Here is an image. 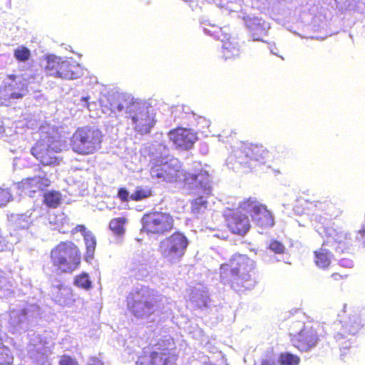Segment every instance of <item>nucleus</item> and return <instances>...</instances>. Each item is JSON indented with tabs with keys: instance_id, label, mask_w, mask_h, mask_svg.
<instances>
[{
	"instance_id": "1",
	"label": "nucleus",
	"mask_w": 365,
	"mask_h": 365,
	"mask_svg": "<svg viewBox=\"0 0 365 365\" xmlns=\"http://www.w3.org/2000/svg\"><path fill=\"white\" fill-rule=\"evenodd\" d=\"M220 281L238 293L253 289L258 283L256 262L245 254L235 253L220 267Z\"/></svg>"
},
{
	"instance_id": "2",
	"label": "nucleus",
	"mask_w": 365,
	"mask_h": 365,
	"mask_svg": "<svg viewBox=\"0 0 365 365\" xmlns=\"http://www.w3.org/2000/svg\"><path fill=\"white\" fill-rule=\"evenodd\" d=\"M49 259L57 272L71 274L79 268L82 253L78 245L74 242L63 240L51 248Z\"/></svg>"
},
{
	"instance_id": "3",
	"label": "nucleus",
	"mask_w": 365,
	"mask_h": 365,
	"mask_svg": "<svg viewBox=\"0 0 365 365\" xmlns=\"http://www.w3.org/2000/svg\"><path fill=\"white\" fill-rule=\"evenodd\" d=\"M103 134L98 128L82 126L76 129L70 138L72 150L81 155L94 154L102 147Z\"/></svg>"
},
{
	"instance_id": "4",
	"label": "nucleus",
	"mask_w": 365,
	"mask_h": 365,
	"mask_svg": "<svg viewBox=\"0 0 365 365\" xmlns=\"http://www.w3.org/2000/svg\"><path fill=\"white\" fill-rule=\"evenodd\" d=\"M43 70L46 76L63 80H74L83 75V69L78 63L52 54L45 57Z\"/></svg>"
},
{
	"instance_id": "5",
	"label": "nucleus",
	"mask_w": 365,
	"mask_h": 365,
	"mask_svg": "<svg viewBox=\"0 0 365 365\" xmlns=\"http://www.w3.org/2000/svg\"><path fill=\"white\" fill-rule=\"evenodd\" d=\"M135 365H176L175 358L164 340L144 346Z\"/></svg>"
},
{
	"instance_id": "6",
	"label": "nucleus",
	"mask_w": 365,
	"mask_h": 365,
	"mask_svg": "<svg viewBox=\"0 0 365 365\" xmlns=\"http://www.w3.org/2000/svg\"><path fill=\"white\" fill-rule=\"evenodd\" d=\"M125 118L130 121L133 130L141 135L150 133L157 123L156 114L152 107L138 101L131 105Z\"/></svg>"
},
{
	"instance_id": "7",
	"label": "nucleus",
	"mask_w": 365,
	"mask_h": 365,
	"mask_svg": "<svg viewBox=\"0 0 365 365\" xmlns=\"http://www.w3.org/2000/svg\"><path fill=\"white\" fill-rule=\"evenodd\" d=\"M155 295L148 287L133 290L127 297L128 309L138 319L153 315L155 312Z\"/></svg>"
},
{
	"instance_id": "8",
	"label": "nucleus",
	"mask_w": 365,
	"mask_h": 365,
	"mask_svg": "<svg viewBox=\"0 0 365 365\" xmlns=\"http://www.w3.org/2000/svg\"><path fill=\"white\" fill-rule=\"evenodd\" d=\"M174 218L168 212L150 211L141 219L142 231L147 234L163 235L174 229Z\"/></svg>"
},
{
	"instance_id": "9",
	"label": "nucleus",
	"mask_w": 365,
	"mask_h": 365,
	"mask_svg": "<svg viewBox=\"0 0 365 365\" xmlns=\"http://www.w3.org/2000/svg\"><path fill=\"white\" fill-rule=\"evenodd\" d=\"M188 246V240L180 232H175L160 243V250L164 258L170 262L180 261Z\"/></svg>"
},
{
	"instance_id": "10",
	"label": "nucleus",
	"mask_w": 365,
	"mask_h": 365,
	"mask_svg": "<svg viewBox=\"0 0 365 365\" xmlns=\"http://www.w3.org/2000/svg\"><path fill=\"white\" fill-rule=\"evenodd\" d=\"M238 208L249 212L252 220L262 228H269L274 225V220L267 206L260 203L256 197H249L239 204Z\"/></svg>"
},
{
	"instance_id": "11",
	"label": "nucleus",
	"mask_w": 365,
	"mask_h": 365,
	"mask_svg": "<svg viewBox=\"0 0 365 365\" xmlns=\"http://www.w3.org/2000/svg\"><path fill=\"white\" fill-rule=\"evenodd\" d=\"M323 331L319 325L304 326L298 333L290 335V341L299 351L307 352L317 346Z\"/></svg>"
},
{
	"instance_id": "12",
	"label": "nucleus",
	"mask_w": 365,
	"mask_h": 365,
	"mask_svg": "<svg viewBox=\"0 0 365 365\" xmlns=\"http://www.w3.org/2000/svg\"><path fill=\"white\" fill-rule=\"evenodd\" d=\"M241 153L240 163L249 168H254L265 163L269 155L268 150L262 145L255 143L244 144L241 148Z\"/></svg>"
},
{
	"instance_id": "13",
	"label": "nucleus",
	"mask_w": 365,
	"mask_h": 365,
	"mask_svg": "<svg viewBox=\"0 0 365 365\" xmlns=\"http://www.w3.org/2000/svg\"><path fill=\"white\" fill-rule=\"evenodd\" d=\"M242 210H228L225 214L226 225L230 231L240 236L245 235L251 228L250 221Z\"/></svg>"
},
{
	"instance_id": "14",
	"label": "nucleus",
	"mask_w": 365,
	"mask_h": 365,
	"mask_svg": "<svg viewBox=\"0 0 365 365\" xmlns=\"http://www.w3.org/2000/svg\"><path fill=\"white\" fill-rule=\"evenodd\" d=\"M58 150L51 148V145L44 140L37 141L31 148V153L43 166L58 165L59 160L55 153Z\"/></svg>"
},
{
	"instance_id": "15",
	"label": "nucleus",
	"mask_w": 365,
	"mask_h": 365,
	"mask_svg": "<svg viewBox=\"0 0 365 365\" xmlns=\"http://www.w3.org/2000/svg\"><path fill=\"white\" fill-rule=\"evenodd\" d=\"M178 182L182 184L184 187L189 190L205 189L209 184L207 172L200 170L192 173L180 170Z\"/></svg>"
},
{
	"instance_id": "16",
	"label": "nucleus",
	"mask_w": 365,
	"mask_h": 365,
	"mask_svg": "<svg viewBox=\"0 0 365 365\" xmlns=\"http://www.w3.org/2000/svg\"><path fill=\"white\" fill-rule=\"evenodd\" d=\"M168 135L175 147L182 150L191 148L197 138L190 129L180 127L170 130Z\"/></svg>"
},
{
	"instance_id": "17",
	"label": "nucleus",
	"mask_w": 365,
	"mask_h": 365,
	"mask_svg": "<svg viewBox=\"0 0 365 365\" xmlns=\"http://www.w3.org/2000/svg\"><path fill=\"white\" fill-rule=\"evenodd\" d=\"M8 78L12 81L0 87V95L7 99L22 98L28 92L26 85L21 81H16L15 75H9Z\"/></svg>"
},
{
	"instance_id": "18",
	"label": "nucleus",
	"mask_w": 365,
	"mask_h": 365,
	"mask_svg": "<svg viewBox=\"0 0 365 365\" xmlns=\"http://www.w3.org/2000/svg\"><path fill=\"white\" fill-rule=\"evenodd\" d=\"M180 170L174 165L168 163L162 164H155L151 168V175L153 178L162 179L168 182H178L179 180V173Z\"/></svg>"
},
{
	"instance_id": "19",
	"label": "nucleus",
	"mask_w": 365,
	"mask_h": 365,
	"mask_svg": "<svg viewBox=\"0 0 365 365\" xmlns=\"http://www.w3.org/2000/svg\"><path fill=\"white\" fill-rule=\"evenodd\" d=\"M51 181L44 176L36 175L23 179L18 184V187L21 191L29 195L34 194L44 187H48Z\"/></svg>"
},
{
	"instance_id": "20",
	"label": "nucleus",
	"mask_w": 365,
	"mask_h": 365,
	"mask_svg": "<svg viewBox=\"0 0 365 365\" xmlns=\"http://www.w3.org/2000/svg\"><path fill=\"white\" fill-rule=\"evenodd\" d=\"M109 106H104V111L106 109L110 112H121L125 110L126 115L128 110H130L131 105L134 103L135 100L132 97L125 94L112 95L108 98Z\"/></svg>"
},
{
	"instance_id": "21",
	"label": "nucleus",
	"mask_w": 365,
	"mask_h": 365,
	"mask_svg": "<svg viewBox=\"0 0 365 365\" xmlns=\"http://www.w3.org/2000/svg\"><path fill=\"white\" fill-rule=\"evenodd\" d=\"M350 240L349 235L342 231L334 230L330 234L326 242L322 244V247L326 245H330L334 247L336 250L344 252L348 248L349 241Z\"/></svg>"
},
{
	"instance_id": "22",
	"label": "nucleus",
	"mask_w": 365,
	"mask_h": 365,
	"mask_svg": "<svg viewBox=\"0 0 365 365\" xmlns=\"http://www.w3.org/2000/svg\"><path fill=\"white\" fill-rule=\"evenodd\" d=\"M360 317L355 314L350 318L348 322H345L343 325L344 332L349 335H356L364 327Z\"/></svg>"
},
{
	"instance_id": "23",
	"label": "nucleus",
	"mask_w": 365,
	"mask_h": 365,
	"mask_svg": "<svg viewBox=\"0 0 365 365\" xmlns=\"http://www.w3.org/2000/svg\"><path fill=\"white\" fill-rule=\"evenodd\" d=\"M43 202L48 208L56 209L61 203L62 195L59 191L50 190L43 194Z\"/></svg>"
},
{
	"instance_id": "24",
	"label": "nucleus",
	"mask_w": 365,
	"mask_h": 365,
	"mask_svg": "<svg viewBox=\"0 0 365 365\" xmlns=\"http://www.w3.org/2000/svg\"><path fill=\"white\" fill-rule=\"evenodd\" d=\"M314 262L316 265L322 269H327L331 264L330 253L324 248L314 252Z\"/></svg>"
},
{
	"instance_id": "25",
	"label": "nucleus",
	"mask_w": 365,
	"mask_h": 365,
	"mask_svg": "<svg viewBox=\"0 0 365 365\" xmlns=\"http://www.w3.org/2000/svg\"><path fill=\"white\" fill-rule=\"evenodd\" d=\"M222 56L225 61L235 58L239 56V48L233 41H224L222 48Z\"/></svg>"
},
{
	"instance_id": "26",
	"label": "nucleus",
	"mask_w": 365,
	"mask_h": 365,
	"mask_svg": "<svg viewBox=\"0 0 365 365\" xmlns=\"http://www.w3.org/2000/svg\"><path fill=\"white\" fill-rule=\"evenodd\" d=\"M153 195L152 189L148 186H137L134 192L130 195V200L135 202H139L148 198H150Z\"/></svg>"
},
{
	"instance_id": "27",
	"label": "nucleus",
	"mask_w": 365,
	"mask_h": 365,
	"mask_svg": "<svg viewBox=\"0 0 365 365\" xmlns=\"http://www.w3.org/2000/svg\"><path fill=\"white\" fill-rule=\"evenodd\" d=\"M84 242L86 245V253L85 258L86 261L93 257L96 247V239L93 233L84 234Z\"/></svg>"
},
{
	"instance_id": "28",
	"label": "nucleus",
	"mask_w": 365,
	"mask_h": 365,
	"mask_svg": "<svg viewBox=\"0 0 365 365\" xmlns=\"http://www.w3.org/2000/svg\"><path fill=\"white\" fill-rule=\"evenodd\" d=\"M127 222V218L124 217L113 218L109 222V228L115 235L121 236L125 233Z\"/></svg>"
},
{
	"instance_id": "29",
	"label": "nucleus",
	"mask_w": 365,
	"mask_h": 365,
	"mask_svg": "<svg viewBox=\"0 0 365 365\" xmlns=\"http://www.w3.org/2000/svg\"><path fill=\"white\" fill-rule=\"evenodd\" d=\"M74 284L80 289H90L92 287V282L87 273L83 272L78 274L74 279Z\"/></svg>"
},
{
	"instance_id": "30",
	"label": "nucleus",
	"mask_w": 365,
	"mask_h": 365,
	"mask_svg": "<svg viewBox=\"0 0 365 365\" xmlns=\"http://www.w3.org/2000/svg\"><path fill=\"white\" fill-rule=\"evenodd\" d=\"M207 207V201L202 197L195 199L192 202L191 212L195 215L204 212Z\"/></svg>"
},
{
	"instance_id": "31",
	"label": "nucleus",
	"mask_w": 365,
	"mask_h": 365,
	"mask_svg": "<svg viewBox=\"0 0 365 365\" xmlns=\"http://www.w3.org/2000/svg\"><path fill=\"white\" fill-rule=\"evenodd\" d=\"M14 56L18 61L25 62L30 58L31 51L27 47L21 46L14 51Z\"/></svg>"
},
{
	"instance_id": "32",
	"label": "nucleus",
	"mask_w": 365,
	"mask_h": 365,
	"mask_svg": "<svg viewBox=\"0 0 365 365\" xmlns=\"http://www.w3.org/2000/svg\"><path fill=\"white\" fill-rule=\"evenodd\" d=\"M12 361L13 357L11 354L9 349L4 346L1 341H0V364H10Z\"/></svg>"
},
{
	"instance_id": "33",
	"label": "nucleus",
	"mask_w": 365,
	"mask_h": 365,
	"mask_svg": "<svg viewBox=\"0 0 365 365\" xmlns=\"http://www.w3.org/2000/svg\"><path fill=\"white\" fill-rule=\"evenodd\" d=\"M279 359L282 365H298L300 361L298 356L290 353L281 354Z\"/></svg>"
},
{
	"instance_id": "34",
	"label": "nucleus",
	"mask_w": 365,
	"mask_h": 365,
	"mask_svg": "<svg viewBox=\"0 0 365 365\" xmlns=\"http://www.w3.org/2000/svg\"><path fill=\"white\" fill-rule=\"evenodd\" d=\"M348 275L342 272H333L329 279V284L336 285L346 279Z\"/></svg>"
},
{
	"instance_id": "35",
	"label": "nucleus",
	"mask_w": 365,
	"mask_h": 365,
	"mask_svg": "<svg viewBox=\"0 0 365 365\" xmlns=\"http://www.w3.org/2000/svg\"><path fill=\"white\" fill-rule=\"evenodd\" d=\"M269 249L276 254H283L285 251L283 244L277 240H272L270 242Z\"/></svg>"
},
{
	"instance_id": "36",
	"label": "nucleus",
	"mask_w": 365,
	"mask_h": 365,
	"mask_svg": "<svg viewBox=\"0 0 365 365\" xmlns=\"http://www.w3.org/2000/svg\"><path fill=\"white\" fill-rule=\"evenodd\" d=\"M59 365H80L78 361L69 355H62L58 361Z\"/></svg>"
},
{
	"instance_id": "37",
	"label": "nucleus",
	"mask_w": 365,
	"mask_h": 365,
	"mask_svg": "<svg viewBox=\"0 0 365 365\" xmlns=\"http://www.w3.org/2000/svg\"><path fill=\"white\" fill-rule=\"evenodd\" d=\"M11 199L10 192L6 189L0 188V206L6 205Z\"/></svg>"
},
{
	"instance_id": "38",
	"label": "nucleus",
	"mask_w": 365,
	"mask_h": 365,
	"mask_svg": "<svg viewBox=\"0 0 365 365\" xmlns=\"http://www.w3.org/2000/svg\"><path fill=\"white\" fill-rule=\"evenodd\" d=\"M118 197L123 202H128L130 200V195L125 187H120L118 191Z\"/></svg>"
},
{
	"instance_id": "39",
	"label": "nucleus",
	"mask_w": 365,
	"mask_h": 365,
	"mask_svg": "<svg viewBox=\"0 0 365 365\" xmlns=\"http://www.w3.org/2000/svg\"><path fill=\"white\" fill-rule=\"evenodd\" d=\"M76 232H81L84 237V234H91V232H86V227L83 225H76L73 230H72L71 233L75 234Z\"/></svg>"
},
{
	"instance_id": "40",
	"label": "nucleus",
	"mask_w": 365,
	"mask_h": 365,
	"mask_svg": "<svg viewBox=\"0 0 365 365\" xmlns=\"http://www.w3.org/2000/svg\"><path fill=\"white\" fill-rule=\"evenodd\" d=\"M261 365H275V360L273 356L263 359L261 361Z\"/></svg>"
},
{
	"instance_id": "41",
	"label": "nucleus",
	"mask_w": 365,
	"mask_h": 365,
	"mask_svg": "<svg viewBox=\"0 0 365 365\" xmlns=\"http://www.w3.org/2000/svg\"><path fill=\"white\" fill-rule=\"evenodd\" d=\"M7 241L6 238L0 233V252L5 251L7 248Z\"/></svg>"
},
{
	"instance_id": "42",
	"label": "nucleus",
	"mask_w": 365,
	"mask_h": 365,
	"mask_svg": "<svg viewBox=\"0 0 365 365\" xmlns=\"http://www.w3.org/2000/svg\"><path fill=\"white\" fill-rule=\"evenodd\" d=\"M88 365H103V363L97 357H91L89 359Z\"/></svg>"
},
{
	"instance_id": "43",
	"label": "nucleus",
	"mask_w": 365,
	"mask_h": 365,
	"mask_svg": "<svg viewBox=\"0 0 365 365\" xmlns=\"http://www.w3.org/2000/svg\"><path fill=\"white\" fill-rule=\"evenodd\" d=\"M359 233L362 237L365 238V225L359 230Z\"/></svg>"
},
{
	"instance_id": "44",
	"label": "nucleus",
	"mask_w": 365,
	"mask_h": 365,
	"mask_svg": "<svg viewBox=\"0 0 365 365\" xmlns=\"http://www.w3.org/2000/svg\"><path fill=\"white\" fill-rule=\"evenodd\" d=\"M57 288H58L59 290H61V289H63V290L66 291V292H67V293H69V292H70V289H68V288H66V287H63L62 284L57 286Z\"/></svg>"
}]
</instances>
